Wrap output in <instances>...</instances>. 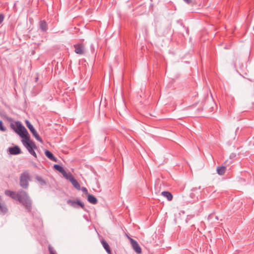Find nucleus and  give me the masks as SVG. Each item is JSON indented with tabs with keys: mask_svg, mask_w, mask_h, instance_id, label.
<instances>
[{
	"mask_svg": "<svg viewBox=\"0 0 254 254\" xmlns=\"http://www.w3.org/2000/svg\"><path fill=\"white\" fill-rule=\"evenodd\" d=\"M81 190L84 192V194L87 195V196L88 195V194H90L88 193L87 190L85 187H82Z\"/></svg>",
	"mask_w": 254,
	"mask_h": 254,
	"instance_id": "25",
	"label": "nucleus"
},
{
	"mask_svg": "<svg viewBox=\"0 0 254 254\" xmlns=\"http://www.w3.org/2000/svg\"><path fill=\"white\" fill-rule=\"evenodd\" d=\"M70 182L76 189L77 190L81 189L80 184L75 179L72 178Z\"/></svg>",
	"mask_w": 254,
	"mask_h": 254,
	"instance_id": "15",
	"label": "nucleus"
},
{
	"mask_svg": "<svg viewBox=\"0 0 254 254\" xmlns=\"http://www.w3.org/2000/svg\"><path fill=\"white\" fill-rule=\"evenodd\" d=\"M4 19V15L2 14H0V24L2 23Z\"/></svg>",
	"mask_w": 254,
	"mask_h": 254,
	"instance_id": "26",
	"label": "nucleus"
},
{
	"mask_svg": "<svg viewBox=\"0 0 254 254\" xmlns=\"http://www.w3.org/2000/svg\"><path fill=\"white\" fill-rule=\"evenodd\" d=\"M38 80V77H37L36 78H35V81L37 82Z\"/></svg>",
	"mask_w": 254,
	"mask_h": 254,
	"instance_id": "29",
	"label": "nucleus"
},
{
	"mask_svg": "<svg viewBox=\"0 0 254 254\" xmlns=\"http://www.w3.org/2000/svg\"><path fill=\"white\" fill-rule=\"evenodd\" d=\"M0 130L2 131H5L6 130V127L3 126L2 121H0Z\"/></svg>",
	"mask_w": 254,
	"mask_h": 254,
	"instance_id": "22",
	"label": "nucleus"
},
{
	"mask_svg": "<svg viewBox=\"0 0 254 254\" xmlns=\"http://www.w3.org/2000/svg\"><path fill=\"white\" fill-rule=\"evenodd\" d=\"M25 124L27 127L30 130V131L32 133L33 135L35 137V138L40 142H42L43 140L42 138L40 137L37 131L36 130L33 125L30 123V122L28 120H26Z\"/></svg>",
	"mask_w": 254,
	"mask_h": 254,
	"instance_id": "5",
	"label": "nucleus"
},
{
	"mask_svg": "<svg viewBox=\"0 0 254 254\" xmlns=\"http://www.w3.org/2000/svg\"><path fill=\"white\" fill-rule=\"evenodd\" d=\"M65 178H66V179H67L69 181H70L71 179L72 178H74V177H73V176L72 175V174L71 173H69L67 174L66 177H65Z\"/></svg>",
	"mask_w": 254,
	"mask_h": 254,
	"instance_id": "24",
	"label": "nucleus"
},
{
	"mask_svg": "<svg viewBox=\"0 0 254 254\" xmlns=\"http://www.w3.org/2000/svg\"><path fill=\"white\" fill-rule=\"evenodd\" d=\"M48 250L50 254H56V251L54 250V248L50 245L48 247Z\"/></svg>",
	"mask_w": 254,
	"mask_h": 254,
	"instance_id": "21",
	"label": "nucleus"
},
{
	"mask_svg": "<svg viewBox=\"0 0 254 254\" xmlns=\"http://www.w3.org/2000/svg\"><path fill=\"white\" fill-rule=\"evenodd\" d=\"M8 151L11 155H18L21 152L20 148L18 146L9 147Z\"/></svg>",
	"mask_w": 254,
	"mask_h": 254,
	"instance_id": "8",
	"label": "nucleus"
},
{
	"mask_svg": "<svg viewBox=\"0 0 254 254\" xmlns=\"http://www.w3.org/2000/svg\"><path fill=\"white\" fill-rule=\"evenodd\" d=\"M77 205L80 206L82 209H84V204L83 202L80 201L79 199H77Z\"/></svg>",
	"mask_w": 254,
	"mask_h": 254,
	"instance_id": "23",
	"label": "nucleus"
},
{
	"mask_svg": "<svg viewBox=\"0 0 254 254\" xmlns=\"http://www.w3.org/2000/svg\"><path fill=\"white\" fill-rule=\"evenodd\" d=\"M22 142L23 145L27 148L29 152L35 158H37L36 154L34 151V149H37V146L35 143L32 140H30V138L25 140H22Z\"/></svg>",
	"mask_w": 254,
	"mask_h": 254,
	"instance_id": "4",
	"label": "nucleus"
},
{
	"mask_svg": "<svg viewBox=\"0 0 254 254\" xmlns=\"http://www.w3.org/2000/svg\"><path fill=\"white\" fill-rule=\"evenodd\" d=\"M226 170V167L225 166H223L218 167L217 168V170H216L217 173L219 175H223L225 173Z\"/></svg>",
	"mask_w": 254,
	"mask_h": 254,
	"instance_id": "16",
	"label": "nucleus"
},
{
	"mask_svg": "<svg viewBox=\"0 0 254 254\" xmlns=\"http://www.w3.org/2000/svg\"><path fill=\"white\" fill-rule=\"evenodd\" d=\"M74 52L78 55H83L85 53V46L83 43H78L73 45Z\"/></svg>",
	"mask_w": 254,
	"mask_h": 254,
	"instance_id": "6",
	"label": "nucleus"
},
{
	"mask_svg": "<svg viewBox=\"0 0 254 254\" xmlns=\"http://www.w3.org/2000/svg\"><path fill=\"white\" fill-rule=\"evenodd\" d=\"M87 200L90 203L93 204H95L98 202V200L95 196L91 194H88Z\"/></svg>",
	"mask_w": 254,
	"mask_h": 254,
	"instance_id": "12",
	"label": "nucleus"
},
{
	"mask_svg": "<svg viewBox=\"0 0 254 254\" xmlns=\"http://www.w3.org/2000/svg\"><path fill=\"white\" fill-rule=\"evenodd\" d=\"M162 195L166 197L169 201H171L173 199V195L171 192L168 191H163L161 192Z\"/></svg>",
	"mask_w": 254,
	"mask_h": 254,
	"instance_id": "14",
	"label": "nucleus"
},
{
	"mask_svg": "<svg viewBox=\"0 0 254 254\" xmlns=\"http://www.w3.org/2000/svg\"><path fill=\"white\" fill-rule=\"evenodd\" d=\"M39 28L43 32H47L48 29V26L45 20H41L39 23Z\"/></svg>",
	"mask_w": 254,
	"mask_h": 254,
	"instance_id": "9",
	"label": "nucleus"
},
{
	"mask_svg": "<svg viewBox=\"0 0 254 254\" xmlns=\"http://www.w3.org/2000/svg\"><path fill=\"white\" fill-rule=\"evenodd\" d=\"M100 241H101V243L103 248L106 250L107 253L108 254H111V250L110 247L109 245H108V243L104 239H102Z\"/></svg>",
	"mask_w": 254,
	"mask_h": 254,
	"instance_id": "11",
	"label": "nucleus"
},
{
	"mask_svg": "<svg viewBox=\"0 0 254 254\" xmlns=\"http://www.w3.org/2000/svg\"><path fill=\"white\" fill-rule=\"evenodd\" d=\"M11 128L22 138V140H26L30 138V135L25 128L19 121H16L14 124H10Z\"/></svg>",
	"mask_w": 254,
	"mask_h": 254,
	"instance_id": "2",
	"label": "nucleus"
},
{
	"mask_svg": "<svg viewBox=\"0 0 254 254\" xmlns=\"http://www.w3.org/2000/svg\"><path fill=\"white\" fill-rule=\"evenodd\" d=\"M61 173L63 175V176L64 178L66 177L67 173L66 172V171L64 170V172H62Z\"/></svg>",
	"mask_w": 254,
	"mask_h": 254,
	"instance_id": "27",
	"label": "nucleus"
},
{
	"mask_svg": "<svg viewBox=\"0 0 254 254\" xmlns=\"http://www.w3.org/2000/svg\"><path fill=\"white\" fill-rule=\"evenodd\" d=\"M200 189V187H199L198 189H197L196 188H193L191 190V192L190 193V196L194 199H195V198H196V199H197V196H196L195 193H197V194L199 193V192H198V190H199Z\"/></svg>",
	"mask_w": 254,
	"mask_h": 254,
	"instance_id": "13",
	"label": "nucleus"
},
{
	"mask_svg": "<svg viewBox=\"0 0 254 254\" xmlns=\"http://www.w3.org/2000/svg\"><path fill=\"white\" fill-rule=\"evenodd\" d=\"M7 211V208L3 204L0 203V214H4Z\"/></svg>",
	"mask_w": 254,
	"mask_h": 254,
	"instance_id": "18",
	"label": "nucleus"
},
{
	"mask_svg": "<svg viewBox=\"0 0 254 254\" xmlns=\"http://www.w3.org/2000/svg\"><path fill=\"white\" fill-rule=\"evenodd\" d=\"M185 2H186L187 4H190L192 0H183Z\"/></svg>",
	"mask_w": 254,
	"mask_h": 254,
	"instance_id": "28",
	"label": "nucleus"
},
{
	"mask_svg": "<svg viewBox=\"0 0 254 254\" xmlns=\"http://www.w3.org/2000/svg\"><path fill=\"white\" fill-rule=\"evenodd\" d=\"M4 194L21 203L27 212L31 211L32 200L26 191L23 190H19L17 192L7 190L4 191Z\"/></svg>",
	"mask_w": 254,
	"mask_h": 254,
	"instance_id": "1",
	"label": "nucleus"
},
{
	"mask_svg": "<svg viewBox=\"0 0 254 254\" xmlns=\"http://www.w3.org/2000/svg\"><path fill=\"white\" fill-rule=\"evenodd\" d=\"M131 245L134 251L137 254L141 253V249L138 243L132 238H129Z\"/></svg>",
	"mask_w": 254,
	"mask_h": 254,
	"instance_id": "7",
	"label": "nucleus"
},
{
	"mask_svg": "<svg viewBox=\"0 0 254 254\" xmlns=\"http://www.w3.org/2000/svg\"><path fill=\"white\" fill-rule=\"evenodd\" d=\"M36 179L41 186L46 185V181L41 176H37L36 177Z\"/></svg>",
	"mask_w": 254,
	"mask_h": 254,
	"instance_id": "19",
	"label": "nucleus"
},
{
	"mask_svg": "<svg viewBox=\"0 0 254 254\" xmlns=\"http://www.w3.org/2000/svg\"><path fill=\"white\" fill-rule=\"evenodd\" d=\"M54 168L57 171H59L60 173L64 172V170L63 167L58 164H55L54 165Z\"/></svg>",
	"mask_w": 254,
	"mask_h": 254,
	"instance_id": "20",
	"label": "nucleus"
},
{
	"mask_svg": "<svg viewBox=\"0 0 254 254\" xmlns=\"http://www.w3.org/2000/svg\"><path fill=\"white\" fill-rule=\"evenodd\" d=\"M45 154L47 158L50 159L52 161H53L55 162H58V159L55 157L54 154L49 150H46L45 151Z\"/></svg>",
	"mask_w": 254,
	"mask_h": 254,
	"instance_id": "10",
	"label": "nucleus"
},
{
	"mask_svg": "<svg viewBox=\"0 0 254 254\" xmlns=\"http://www.w3.org/2000/svg\"><path fill=\"white\" fill-rule=\"evenodd\" d=\"M30 176L27 171H24L19 177V185L24 189H27L29 187V182L30 181Z\"/></svg>",
	"mask_w": 254,
	"mask_h": 254,
	"instance_id": "3",
	"label": "nucleus"
},
{
	"mask_svg": "<svg viewBox=\"0 0 254 254\" xmlns=\"http://www.w3.org/2000/svg\"><path fill=\"white\" fill-rule=\"evenodd\" d=\"M67 203L74 208H77V200L75 201L71 199H68L67 200Z\"/></svg>",
	"mask_w": 254,
	"mask_h": 254,
	"instance_id": "17",
	"label": "nucleus"
}]
</instances>
